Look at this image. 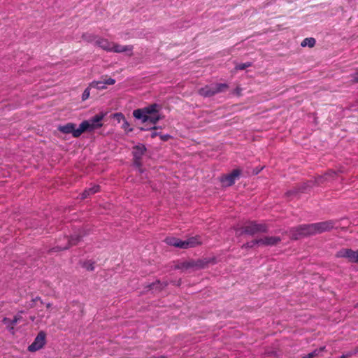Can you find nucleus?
Segmentation results:
<instances>
[{
  "instance_id": "f257e3e1",
  "label": "nucleus",
  "mask_w": 358,
  "mask_h": 358,
  "mask_svg": "<svg viewBox=\"0 0 358 358\" xmlns=\"http://www.w3.org/2000/svg\"><path fill=\"white\" fill-rule=\"evenodd\" d=\"M268 227L265 223H258L257 221H248L241 228L235 227L234 231L237 236L243 234L255 236L257 234L268 232Z\"/></svg>"
},
{
  "instance_id": "f03ea898",
  "label": "nucleus",
  "mask_w": 358,
  "mask_h": 358,
  "mask_svg": "<svg viewBox=\"0 0 358 358\" xmlns=\"http://www.w3.org/2000/svg\"><path fill=\"white\" fill-rule=\"evenodd\" d=\"M325 181H327V179L324 174L323 176H317L315 178L314 180H308L306 182L294 187L293 189L287 191L286 192V196L287 197L296 196L300 192H305L308 188L313 187L315 185H320Z\"/></svg>"
},
{
  "instance_id": "7ed1b4c3",
  "label": "nucleus",
  "mask_w": 358,
  "mask_h": 358,
  "mask_svg": "<svg viewBox=\"0 0 358 358\" xmlns=\"http://www.w3.org/2000/svg\"><path fill=\"white\" fill-rule=\"evenodd\" d=\"M289 236L292 240H299L300 238L314 236L312 224H300L295 227H292L288 231Z\"/></svg>"
},
{
  "instance_id": "20e7f679",
  "label": "nucleus",
  "mask_w": 358,
  "mask_h": 358,
  "mask_svg": "<svg viewBox=\"0 0 358 358\" xmlns=\"http://www.w3.org/2000/svg\"><path fill=\"white\" fill-rule=\"evenodd\" d=\"M229 87L226 83H215L208 85L199 90V94L203 97H211L218 93L223 92Z\"/></svg>"
},
{
  "instance_id": "39448f33",
  "label": "nucleus",
  "mask_w": 358,
  "mask_h": 358,
  "mask_svg": "<svg viewBox=\"0 0 358 358\" xmlns=\"http://www.w3.org/2000/svg\"><path fill=\"white\" fill-rule=\"evenodd\" d=\"M88 234L86 231H80L78 234L71 236V237H64L66 243L63 245H57L49 250V252H58L69 249L71 246L78 244L83 236Z\"/></svg>"
},
{
  "instance_id": "423d86ee",
  "label": "nucleus",
  "mask_w": 358,
  "mask_h": 358,
  "mask_svg": "<svg viewBox=\"0 0 358 358\" xmlns=\"http://www.w3.org/2000/svg\"><path fill=\"white\" fill-rule=\"evenodd\" d=\"M105 113H99L92 117H91L88 120L83 121L80 124H84L85 127L83 128L84 131H92L96 129L101 128L103 126L101 121L105 117Z\"/></svg>"
},
{
  "instance_id": "0eeeda50",
  "label": "nucleus",
  "mask_w": 358,
  "mask_h": 358,
  "mask_svg": "<svg viewBox=\"0 0 358 358\" xmlns=\"http://www.w3.org/2000/svg\"><path fill=\"white\" fill-rule=\"evenodd\" d=\"M76 124L72 122H69L64 125H59L58 130L65 134H71L74 138L79 137L83 133L84 124H80L78 128H76Z\"/></svg>"
},
{
  "instance_id": "6e6552de",
  "label": "nucleus",
  "mask_w": 358,
  "mask_h": 358,
  "mask_svg": "<svg viewBox=\"0 0 358 358\" xmlns=\"http://www.w3.org/2000/svg\"><path fill=\"white\" fill-rule=\"evenodd\" d=\"M336 222L334 220H327L317 223H313L314 235L329 231L335 227Z\"/></svg>"
},
{
  "instance_id": "1a4fd4ad",
  "label": "nucleus",
  "mask_w": 358,
  "mask_h": 358,
  "mask_svg": "<svg viewBox=\"0 0 358 358\" xmlns=\"http://www.w3.org/2000/svg\"><path fill=\"white\" fill-rule=\"evenodd\" d=\"M241 174V171L240 169H234L230 173L221 176L220 181L223 187H230L235 183Z\"/></svg>"
},
{
  "instance_id": "9d476101",
  "label": "nucleus",
  "mask_w": 358,
  "mask_h": 358,
  "mask_svg": "<svg viewBox=\"0 0 358 358\" xmlns=\"http://www.w3.org/2000/svg\"><path fill=\"white\" fill-rule=\"evenodd\" d=\"M158 105L157 103L151 104L143 108H139L133 111V116L139 120L144 117L157 113Z\"/></svg>"
},
{
  "instance_id": "9b49d317",
  "label": "nucleus",
  "mask_w": 358,
  "mask_h": 358,
  "mask_svg": "<svg viewBox=\"0 0 358 358\" xmlns=\"http://www.w3.org/2000/svg\"><path fill=\"white\" fill-rule=\"evenodd\" d=\"M336 257L345 258L351 263H358V250L355 251L350 248H342L336 252Z\"/></svg>"
},
{
  "instance_id": "f8f14e48",
  "label": "nucleus",
  "mask_w": 358,
  "mask_h": 358,
  "mask_svg": "<svg viewBox=\"0 0 358 358\" xmlns=\"http://www.w3.org/2000/svg\"><path fill=\"white\" fill-rule=\"evenodd\" d=\"M45 333L41 331L35 338L34 342L28 346V350L33 352L41 349L45 345Z\"/></svg>"
},
{
  "instance_id": "ddd939ff",
  "label": "nucleus",
  "mask_w": 358,
  "mask_h": 358,
  "mask_svg": "<svg viewBox=\"0 0 358 358\" xmlns=\"http://www.w3.org/2000/svg\"><path fill=\"white\" fill-rule=\"evenodd\" d=\"M23 313V310L20 311L16 315L14 316L13 319L12 320L6 317L3 318L1 321L2 323L6 326V328L12 334H14V326L22 320V317L20 315V314Z\"/></svg>"
},
{
  "instance_id": "4468645a",
  "label": "nucleus",
  "mask_w": 358,
  "mask_h": 358,
  "mask_svg": "<svg viewBox=\"0 0 358 358\" xmlns=\"http://www.w3.org/2000/svg\"><path fill=\"white\" fill-rule=\"evenodd\" d=\"M215 264H217V259L215 257H206L195 260L196 269H203L208 267L209 264L214 265Z\"/></svg>"
},
{
  "instance_id": "2eb2a0df",
  "label": "nucleus",
  "mask_w": 358,
  "mask_h": 358,
  "mask_svg": "<svg viewBox=\"0 0 358 358\" xmlns=\"http://www.w3.org/2000/svg\"><path fill=\"white\" fill-rule=\"evenodd\" d=\"M145 151H146V148H145V145H143L142 143H138V145H135L133 148V150H132V155H133L134 161H136V162L141 161L142 159V157L144 155V153L145 152Z\"/></svg>"
},
{
  "instance_id": "dca6fc26",
  "label": "nucleus",
  "mask_w": 358,
  "mask_h": 358,
  "mask_svg": "<svg viewBox=\"0 0 358 358\" xmlns=\"http://www.w3.org/2000/svg\"><path fill=\"white\" fill-rule=\"evenodd\" d=\"M281 241V238L278 236H266L259 238V245L273 246Z\"/></svg>"
},
{
  "instance_id": "f3484780",
  "label": "nucleus",
  "mask_w": 358,
  "mask_h": 358,
  "mask_svg": "<svg viewBox=\"0 0 358 358\" xmlns=\"http://www.w3.org/2000/svg\"><path fill=\"white\" fill-rule=\"evenodd\" d=\"M133 45H121L116 43H112L111 49L110 52L120 53V52H132L133 50Z\"/></svg>"
},
{
  "instance_id": "a211bd4d",
  "label": "nucleus",
  "mask_w": 358,
  "mask_h": 358,
  "mask_svg": "<svg viewBox=\"0 0 358 358\" xmlns=\"http://www.w3.org/2000/svg\"><path fill=\"white\" fill-rule=\"evenodd\" d=\"M100 191V186L99 185H94L91 187L86 188L81 194V199H85L88 196L94 194Z\"/></svg>"
},
{
  "instance_id": "6ab92c4d",
  "label": "nucleus",
  "mask_w": 358,
  "mask_h": 358,
  "mask_svg": "<svg viewBox=\"0 0 358 358\" xmlns=\"http://www.w3.org/2000/svg\"><path fill=\"white\" fill-rule=\"evenodd\" d=\"M96 45L103 50L110 52L112 46V43L108 40L103 38H99L96 42Z\"/></svg>"
},
{
  "instance_id": "aec40b11",
  "label": "nucleus",
  "mask_w": 358,
  "mask_h": 358,
  "mask_svg": "<svg viewBox=\"0 0 358 358\" xmlns=\"http://www.w3.org/2000/svg\"><path fill=\"white\" fill-rule=\"evenodd\" d=\"M187 241L188 242V248H194L202 244L200 236L190 237L187 239Z\"/></svg>"
},
{
  "instance_id": "412c9836",
  "label": "nucleus",
  "mask_w": 358,
  "mask_h": 358,
  "mask_svg": "<svg viewBox=\"0 0 358 358\" xmlns=\"http://www.w3.org/2000/svg\"><path fill=\"white\" fill-rule=\"evenodd\" d=\"M157 285H159V289L162 290L168 285V282H161L160 280H157L154 282L148 284L147 286H145V288L148 289H153L157 287Z\"/></svg>"
},
{
  "instance_id": "4be33fe9",
  "label": "nucleus",
  "mask_w": 358,
  "mask_h": 358,
  "mask_svg": "<svg viewBox=\"0 0 358 358\" xmlns=\"http://www.w3.org/2000/svg\"><path fill=\"white\" fill-rule=\"evenodd\" d=\"M160 119H161L160 116L155 113V114H153V115H150L141 118V121L143 122H149L152 123L153 125H155L157 124V122Z\"/></svg>"
},
{
  "instance_id": "5701e85b",
  "label": "nucleus",
  "mask_w": 358,
  "mask_h": 358,
  "mask_svg": "<svg viewBox=\"0 0 358 358\" xmlns=\"http://www.w3.org/2000/svg\"><path fill=\"white\" fill-rule=\"evenodd\" d=\"M178 268L181 269H189L191 268H196L195 260L182 262L180 265L178 266Z\"/></svg>"
},
{
  "instance_id": "b1692460",
  "label": "nucleus",
  "mask_w": 358,
  "mask_h": 358,
  "mask_svg": "<svg viewBox=\"0 0 358 358\" xmlns=\"http://www.w3.org/2000/svg\"><path fill=\"white\" fill-rule=\"evenodd\" d=\"M90 87L92 88H96L98 90H104L106 89V86L105 85L104 81H96L94 80L90 83Z\"/></svg>"
},
{
  "instance_id": "393cba45",
  "label": "nucleus",
  "mask_w": 358,
  "mask_h": 358,
  "mask_svg": "<svg viewBox=\"0 0 358 358\" xmlns=\"http://www.w3.org/2000/svg\"><path fill=\"white\" fill-rule=\"evenodd\" d=\"M160 128H161L160 127L153 126V127H149V128L140 127V130L141 131L155 130L154 131H152L150 134V137L152 138H155L157 136H159V135L161 134V133L156 131L157 129H160Z\"/></svg>"
},
{
  "instance_id": "a878e982",
  "label": "nucleus",
  "mask_w": 358,
  "mask_h": 358,
  "mask_svg": "<svg viewBox=\"0 0 358 358\" xmlns=\"http://www.w3.org/2000/svg\"><path fill=\"white\" fill-rule=\"evenodd\" d=\"M315 42H316V41L314 38H312V37L306 38L301 42V45L302 47L308 46L310 48H313L315 45Z\"/></svg>"
},
{
  "instance_id": "bb28decb",
  "label": "nucleus",
  "mask_w": 358,
  "mask_h": 358,
  "mask_svg": "<svg viewBox=\"0 0 358 358\" xmlns=\"http://www.w3.org/2000/svg\"><path fill=\"white\" fill-rule=\"evenodd\" d=\"M178 239L179 238L175 237H167L164 241L169 245L177 247Z\"/></svg>"
},
{
  "instance_id": "cd10ccee",
  "label": "nucleus",
  "mask_w": 358,
  "mask_h": 358,
  "mask_svg": "<svg viewBox=\"0 0 358 358\" xmlns=\"http://www.w3.org/2000/svg\"><path fill=\"white\" fill-rule=\"evenodd\" d=\"M338 172L334 170H329L324 173V176L327 179V181L336 178Z\"/></svg>"
},
{
  "instance_id": "c85d7f7f",
  "label": "nucleus",
  "mask_w": 358,
  "mask_h": 358,
  "mask_svg": "<svg viewBox=\"0 0 358 358\" xmlns=\"http://www.w3.org/2000/svg\"><path fill=\"white\" fill-rule=\"evenodd\" d=\"M256 245H259V239H255V240H253L252 241L247 242V243H244L242 245V248H245V249H247V248H253Z\"/></svg>"
},
{
  "instance_id": "c756f323",
  "label": "nucleus",
  "mask_w": 358,
  "mask_h": 358,
  "mask_svg": "<svg viewBox=\"0 0 358 358\" xmlns=\"http://www.w3.org/2000/svg\"><path fill=\"white\" fill-rule=\"evenodd\" d=\"M122 128L124 130L127 134L133 131V128L130 127V124L127 120L123 122Z\"/></svg>"
},
{
  "instance_id": "7c9ffc66",
  "label": "nucleus",
  "mask_w": 358,
  "mask_h": 358,
  "mask_svg": "<svg viewBox=\"0 0 358 358\" xmlns=\"http://www.w3.org/2000/svg\"><path fill=\"white\" fill-rule=\"evenodd\" d=\"M178 243V244L177 245L176 248H183V249L188 248V242L187 241V240L182 241L179 238Z\"/></svg>"
},
{
  "instance_id": "2f4dec72",
  "label": "nucleus",
  "mask_w": 358,
  "mask_h": 358,
  "mask_svg": "<svg viewBox=\"0 0 358 358\" xmlns=\"http://www.w3.org/2000/svg\"><path fill=\"white\" fill-rule=\"evenodd\" d=\"M252 66L251 62H245V63H241L238 65H236V69L238 70H244L248 67H250Z\"/></svg>"
},
{
  "instance_id": "473e14b6",
  "label": "nucleus",
  "mask_w": 358,
  "mask_h": 358,
  "mask_svg": "<svg viewBox=\"0 0 358 358\" xmlns=\"http://www.w3.org/2000/svg\"><path fill=\"white\" fill-rule=\"evenodd\" d=\"M90 88H92L91 87H90V85L84 90V92H83V94H82V100L83 101H85L87 100L89 96H90Z\"/></svg>"
},
{
  "instance_id": "72a5a7b5",
  "label": "nucleus",
  "mask_w": 358,
  "mask_h": 358,
  "mask_svg": "<svg viewBox=\"0 0 358 358\" xmlns=\"http://www.w3.org/2000/svg\"><path fill=\"white\" fill-rule=\"evenodd\" d=\"M113 117L117 119V120L120 122L121 120H126L124 115L122 113H116L113 114Z\"/></svg>"
},
{
  "instance_id": "f704fd0d",
  "label": "nucleus",
  "mask_w": 358,
  "mask_h": 358,
  "mask_svg": "<svg viewBox=\"0 0 358 358\" xmlns=\"http://www.w3.org/2000/svg\"><path fill=\"white\" fill-rule=\"evenodd\" d=\"M85 268H86L88 271H93L94 269V263L93 262H85L83 265Z\"/></svg>"
},
{
  "instance_id": "c9c22d12",
  "label": "nucleus",
  "mask_w": 358,
  "mask_h": 358,
  "mask_svg": "<svg viewBox=\"0 0 358 358\" xmlns=\"http://www.w3.org/2000/svg\"><path fill=\"white\" fill-rule=\"evenodd\" d=\"M351 82L352 83H358V71L351 74Z\"/></svg>"
},
{
  "instance_id": "e433bc0d",
  "label": "nucleus",
  "mask_w": 358,
  "mask_h": 358,
  "mask_svg": "<svg viewBox=\"0 0 358 358\" xmlns=\"http://www.w3.org/2000/svg\"><path fill=\"white\" fill-rule=\"evenodd\" d=\"M159 138L162 141H167L172 138L170 134H160Z\"/></svg>"
},
{
  "instance_id": "4c0bfd02",
  "label": "nucleus",
  "mask_w": 358,
  "mask_h": 358,
  "mask_svg": "<svg viewBox=\"0 0 358 358\" xmlns=\"http://www.w3.org/2000/svg\"><path fill=\"white\" fill-rule=\"evenodd\" d=\"M104 83H105L106 85H114L115 83V80L110 78L105 80Z\"/></svg>"
},
{
  "instance_id": "58836bf2",
  "label": "nucleus",
  "mask_w": 358,
  "mask_h": 358,
  "mask_svg": "<svg viewBox=\"0 0 358 358\" xmlns=\"http://www.w3.org/2000/svg\"><path fill=\"white\" fill-rule=\"evenodd\" d=\"M40 301L41 303H43V301L41 300V297L40 296H36L34 299H32L31 301H32V303L30 305V308H33L34 307V303L36 302V301Z\"/></svg>"
},
{
  "instance_id": "ea45409f",
  "label": "nucleus",
  "mask_w": 358,
  "mask_h": 358,
  "mask_svg": "<svg viewBox=\"0 0 358 358\" xmlns=\"http://www.w3.org/2000/svg\"><path fill=\"white\" fill-rule=\"evenodd\" d=\"M353 355V352H350L345 355H341L339 358H348L349 357H351Z\"/></svg>"
},
{
  "instance_id": "a19ab883",
  "label": "nucleus",
  "mask_w": 358,
  "mask_h": 358,
  "mask_svg": "<svg viewBox=\"0 0 358 358\" xmlns=\"http://www.w3.org/2000/svg\"><path fill=\"white\" fill-rule=\"evenodd\" d=\"M303 358H313V353L310 352L308 355L302 357Z\"/></svg>"
},
{
  "instance_id": "79ce46f5",
  "label": "nucleus",
  "mask_w": 358,
  "mask_h": 358,
  "mask_svg": "<svg viewBox=\"0 0 358 358\" xmlns=\"http://www.w3.org/2000/svg\"><path fill=\"white\" fill-rule=\"evenodd\" d=\"M311 353H313V356L314 357H315L317 355V350H315L311 352Z\"/></svg>"
},
{
  "instance_id": "37998d69",
  "label": "nucleus",
  "mask_w": 358,
  "mask_h": 358,
  "mask_svg": "<svg viewBox=\"0 0 358 358\" xmlns=\"http://www.w3.org/2000/svg\"><path fill=\"white\" fill-rule=\"evenodd\" d=\"M51 306H52V304H51L50 303H48L46 304V307H47L48 308H50V307H51Z\"/></svg>"
},
{
  "instance_id": "c03bdc74",
  "label": "nucleus",
  "mask_w": 358,
  "mask_h": 358,
  "mask_svg": "<svg viewBox=\"0 0 358 358\" xmlns=\"http://www.w3.org/2000/svg\"><path fill=\"white\" fill-rule=\"evenodd\" d=\"M141 162V161H139V162H138V161H136H136H134L135 164H136V165H138V166H140V165H141V162Z\"/></svg>"
},
{
  "instance_id": "a18cd8bd",
  "label": "nucleus",
  "mask_w": 358,
  "mask_h": 358,
  "mask_svg": "<svg viewBox=\"0 0 358 358\" xmlns=\"http://www.w3.org/2000/svg\"><path fill=\"white\" fill-rule=\"evenodd\" d=\"M236 90H237V93L238 94L239 93V90H240L239 88H237Z\"/></svg>"
},
{
  "instance_id": "49530a36",
  "label": "nucleus",
  "mask_w": 358,
  "mask_h": 358,
  "mask_svg": "<svg viewBox=\"0 0 358 358\" xmlns=\"http://www.w3.org/2000/svg\"><path fill=\"white\" fill-rule=\"evenodd\" d=\"M157 358H166V357H164V356H161V357H157Z\"/></svg>"
},
{
  "instance_id": "de8ad7c7",
  "label": "nucleus",
  "mask_w": 358,
  "mask_h": 358,
  "mask_svg": "<svg viewBox=\"0 0 358 358\" xmlns=\"http://www.w3.org/2000/svg\"><path fill=\"white\" fill-rule=\"evenodd\" d=\"M355 307L358 308V302L356 303Z\"/></svg>"
},
{
  "instance_id": "09e8293b",
  "label": "nucleus",
  "mask_w": 358,
  "mask_h": 358,
  "mask_svg": "<svg viewBox=\"0 0 358 358\" xmlns=\"http://www.w3.org/2000/svg\"><path fill=\"white\" fill-rule=\"evenodd\" d=\"M260 171H258L255 173V174H258Z\"/></svg>"
},
{
  "instance_id": "8fccbe9b",
  "label": "nucleus",
  "mask_w": 358,
  "mask_h": 358,
  "mask_svg": "<svg viewBox=\"0 0 358 358\" xmlns=\"http://www.w3.org/2000/svg\"><path fill=\"white\" fill-rule=\"evenodd\" d=\"M301 358H303V357H301Z\"/></svg>"
}]
</instances>
